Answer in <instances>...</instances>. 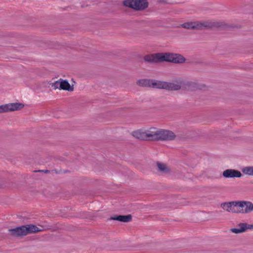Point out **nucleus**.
Listing matches in <instances>:
<instances>
[{
  "label": "nucleus",
  "instance_id": "nucleus-12",
  "mask_svg": "<svg viewBox=\"0 0 253 253\" xmlns=\"http://www.w3.org/2000/svg\"><path fill=\"white\" fill-rule=\"evenodd\" d=\"M9 231L14 236L18 237L26 235V226H21L15 228L9 229Z\"/></svg>",
  "mask_w": 253,
  "mask_h": 253
},
{
  "label": "nucleus",
  "instance_id": "nucleus-16",
  "mask_svg": "<svg viewBox=\"0 0 253 253\" xmlns=\"http://www.w3.org/2000/svg\"><path fill=\"white\" fill-rule=\"evenodd\" d=\"M60 89L72 91L74 90L73 86H71L67 80H63L61 79Z\"/></svg>",
  "mask_w": 253,
  "mask_h": 253
},
{
  "label": "nucleus",
  "instance_id": "nucleus-14",
  "mask_svg": "<svg viewBox=\"0 0 253 253\" xmlns=\"http://www.w3.org/2000/svg\"><path fill=\"white\" fill-rule=\"evenodd\" d=\"M181 82L169 83L166 82L165 89L169 90H178L181 88Z\"/></svg>",
  "mask_w": 253,
  "mask_h": 253
},
{
  "label": "nucleus",
  "instance_id": "nucleus-6",
  "mask_svg": "<svg viewBox=\"0 0 253 253\" xmlns=\"http://www.w3.org/2000/svg\"><path fill=\"white\" fill-rule=\"evenodd\" d=\"M164 53H158L146 55L144 57V60L148 62L157 63L164 61Z\"/></svg>",
  "mask_w": 253,
  "mask_h": 253
},
{
  "label": "nucleus",
  "instance_id": "nucleus-10",
  "mask_svg": "<svg viewBox=\"0 0 253 253\" xmlns=\"http://www.w3.org/2000/svg\"><path fill=\"white\" fill-rule=\"evenodd\" d=\"M237 201L222 203L220 207L224 211L232 213H237Z\"/></svg>",
  "mask_w": 253,
  "mask_h": 253
},
{
  "label": "nucleus",
  "instance_id": "nucleus-17",
  "mask_svg": "<svg viewBox=\"0 0 253 253\" xmlns=\"http://www.w3.org/2000/svg\"><path fill=\"white\" fill-rule=\"evenodd\" d=\"M166 82L151 80V86L153 88L165 89Z\"/></svg>",
  "mask_w": 253,
  "mask_h": 253
},
{
  "label": "nucleus",
  "instance_id": "nucleus-4",
  "mask_svg": "<svg viewBox=\"0 0 253 253\" xmlns=\"http://www.w3.org/2000/svg\"><path fill=\"white\" fill-rule=\"evenodd\" d=\"M176 135L169 130L160 129L158 140L172 141L175 139Z\"/></svg>",
  "mask_w": 253,
  "mask_h": 253
},
{
  "label": "nucleus",
  "instance_id": "nucleus-1",
  "mask_svg": "<svg viewBox=\"0 0 253 253\" xmlns=\"http://www.w3.org/2000/svg\"><path fill=\"white\" fill-rule=\"evenodd\" d=\"M124 4L135 10H143L148 7V3L146 0H126Z\"/></svg>",
  "mask_w": 253,
  "mask_h": 253
},
{
  "label": "nucleus",
  "instance_id": "nucleus-2",
  "mask_svg": "<svg viewBox=\"0 0 253 253\" xmlns=\"http://www.w3.org/2000/svg\"><path fill=\"white\" fill-rule=\"evenodd\" d=\"M237 213H248L253 211V204L250 201H237Z\"/></svg>",
  "mask_w": 253,
  "mask_h": 253
},
{
  "label": "nucleus",
  "instance_id": "nucleus-13",
  "mask_svg": "<svg viewBox=\"0 0 253 253\" xmlns=\"http://www.w3.org/2000/svg\"><path fill=\"white\" fill-rule=\"evenodd\" d=\"M132 135L135 138L141 140H148L146 130L138 129L133 131Z\"/></svg>",
  "mask_w": 253,
  "mask_h": 253
},
{
  "label": "nucleus",
  "instance_id": "nucleus-3",
  "mask_svg": "<svg viewBox=\"0 0 253 253\" xmlns=\"http://www.w3.org/2000/svg\"><path fill=\"white\" fill-rule=\"evenodd\" d=\"M164 56H165L164 61L172 62L177 64L183 63L185 61V58L179 54L164 53Z\"/></svg>",
  "mask_w": 253,
  "mask_h": 253
},
{
  "label": "nucleus",
  "instance_id": "nucleus-21",
  "mask_svg": "<svg viewBox=\"0 0 253 253\" xmlns=\"http://www.w3.org/2000/svg\"><path fill=\"white\" fill-rule=\"evenodd\" d=\"M157 166L159 169L163 172L167 173L169 171V169L167 166V165L165 164H162L161 163H158Z\"/></svg>",
  "mask_w": 253,
  "mask_h": 253
},
{
  "label": "nucleus",
  "instance_id": "nucleus-19",
  "mask_svg": "<svg viewBox=\"0 0 253 253\" xmlns=\"http://www.w3.org/2000/svg\"><path fill=\"white\" fill-rule=\"evenodd\" d=\"M137 84L142 86L151 87V80L150 79H141L137 81Z\"/></svg>",
  "mask_w": 253,
  "mask_h": 253
},
{
  "label": "nucleus",
  "instance_id": "nucleus-15",
  "mask_svg": "<svg viewBox=\"0 0 253 253\" xmlns=\"http://www.w3.org/2000/svg\"><path fill=\"white\" fill-rule=\"evenodd\" d=\"M111 219L123 222H128L131 220L132 216L130 214L127 215H115L112 216Z\"/></svg>",
  "mask_w": 253,
  "mask_h": 253
},
{
  "label": "nucleus",
  "instance_id": "nucleus-18",
  "mask_svg": "<svg viewBox=\"0 0 253 253\" xmlns=\"http://www.w3.org/2000/svg\"><path fill=\"white\" fill-rule=\"evenodd\" d=\"M25 226L26 228L27 229L26 235L29 233L38 232L41 230L40 229H39L38 227L34 225L29 224L26 225Z\"/></svg>",
  "mask_w": 253,
  "mask_h": 253
},
{
  "label": "nucleus",
  "instance_id": "nucleus-22",
  "mask_svg": "<svg viewBox=\"0 0 253 253\" xmlns=\"http://www.w3.org/2000/svg\"><path fill=\"white\" fill-rule=\"evenodd\" d=\"M61 79L52 83L51 86L54 89L59 88L60 89Z\"/></svg>",
  "mask_w": 253,
  "mask_h": 253
},
{
  "label": "nucleus",
  "instance_id": "nucleus-5",
  "mask_svg": "<svg viewBox=\"0 0 253 253\" xmlns=\"http://www.w3.org/2000/svg\"><path fill=\"white\" fill-rule=\"evenodd\" d=\"M23 107L24 105L20 103H12L0 105V113L18 110Z\"/></svg>",
  "mask_w": 253,
  "mask_h": 253
},
{
  "label": "nucleus",
  "instance_id": "nucleus-7",
  "mask_svg": "<svg viewBox=\"0 0 253 253\" xmlns=\"http://www.w3.org/2000/svg\"><path fill=\"white\" fill-rule=\"evenodd\" d=\"M208 25L206 22H187L181 25V27L186 29H201L204 27H208Z\"/></svg>",
  "mask_w": 253,
  "mask_h": 253
},
{
  "label": "nucleus",
  "instance_id": "nucleus-11",
  "mask_svg": "<svg viewBox=\"0 0 253 253\" xmlns=\"http://www.w3.org/2000/svg\"><path fill=\"white\" fill-rule=\"evenodd\" d=\"M247 229H253V225L248 224L246 223H241L236 228H232L231 231L233 233L238 234L244 232Z\"/></svg>",
  "mask_w": 253,
  "mask_h": 253
},
{
  "label": "nucleus",
  "instance_id": "nucleus-9",
  "mask_svg": "<svg viewBox=\"0 0 253 253\" xmlns=\"http://www.w3.org/2000/svg\"><path fill=\"white\" fill-rule=\"evenodd\" d=\"M160 129L151 127L146 130L148 140L158 141Z\"/></svg>",
  "mask_w": 253,
  "mask_h": 253
},
{
  "label": "nucleus",
  "instance_id": "nucleus-8",
  "mask_svg": "<svg viewBox=\"0 0 253 253\" xmlns=\"http://www.w3.org/2000/svg\"><path fill=\"white\" fill-rule=\"evenodd\" d=\"M223 176L226 178H239L242 175L241 172L234 169H227L223 171Z\"/></svg>",
  "mask_w": 253,
  "mask_h": 253
},
{
  "label": "nucleus",
  "instance_id": "nucleus-20",
  "mask_svg": "<svg viewBox=\"0 0 253 253\" xmlns=\"http://www.w3.org/2000/svg\"><path fill=\"white\" fill-rule=\"evenodd\" d=\"M241 170L245 174L253 176V166L244 167L242 168Z\"/></svg>",
  "mask_w": 253,
  "mask_h": 253
}]
</instances>
